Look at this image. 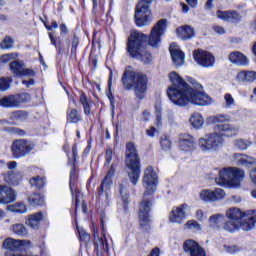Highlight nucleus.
<instances>
[{
    "mask_svg": "<svg viewBox=\"0 0 256 256\" xmlns=\"http://www.w3.org/2000/svg\"><path fill=\"white\" fill-rule=\"evenodd\" d=\"M168 77L171 85L167 89V95L174 105L178 107H185L189 103L199 107L211 105L213 100L207 93L191 88L177 72H170Z\"/></svg>",
    "mask_w": 256,
    "mask_h": 256,
    "instance_id": "f257e3e1",
    "label": "nucleus"
},
{
    "mask_svg": "<svg viewBox=\"0 0 256 256\" xmlns=\"http://www.w3.org/2000/svg\"><path fill=\"white\" fill-rule=\"evenodd\" d=\"M211 123H216L214 133L207 134L198 140V147L204 153L208 151H219L223 147L225 140L223 137H234L239 132V128L227 124L229 116L225 114H217L210 118Z\"/></svg>",
    "mask_w": 256,
    "mask_h": 256,
    "instance_id": "f03ea898",
    "label": "nucleus"
},
{
    "mask_svg": "<svg viewBox=\"0 0 256 256\" xmlns=\"http://www.w3.org/2000/svg\"><path fill=\"white\" fill-rule=\"evenodd\" d=\"M142 185L145 192L139 206V221L141 227L147 231L149 229V211L153 205V199L149 198V195H153L157 191V172L151 166L144 170Z\"/></svg>",
    "mask_w": 256,
    "mask_h": 256,
    "instance_id": "7ed1b4c3",
    "label": "nucleus"
},
{
    "mask_svg": "<svg viewBox=\"0 0 256 256\" xmlns=\"http://www.w3.org/2000/svg\"><path fill=\"white\" fill-rule=\"evenodd\" d=\"M226 217L229 219L224 223L225 231L235 233V231H251L255 229L256 223V210L243 212L239 208H230L226 211Z\"/></svg>",
    "mask_w": 256,
    "mask_h": 256,
    "instance_id": "20e7f679",
    "label": "nucleus"
},
{
    "mask_svg": "<svg viewBox=\"0 0 256 256\" xmlns=\"http://www.w3.org/2000/svg\"><path fill=\"white\" fill-rule=\"evenodd\" d=\"M146 47L147 36L145 34L138 31H134L130 34L126 47L130 57L138 59V61H141L144 65H149V63L153 61V56L145 49Z\"/></svg>",
    "mask_w": 256,
    "mask_h": 256,
    "instance_id": "39448f33",
    "label": "nucleus"
},
{
    "mask_svg": "<svg viewBox=\"0 0 256 256\" xmlns=\"http://www.w3.org/2000/svg\"><path fill=\"white\" fill-rule=\"evenodd\" d=\"M121 83L126 91L133 89L138 99H143L145 93H147V76L141 72H135L131 66L124 70Z\"/></svg>",
    "mask_w": 256,
    "mask_h": 256,
    "instance_id": "423d86ee",
    "label": "nucleus"
},
{
    "mask_svg": "<svg viewBox=\"0 0 256 256\" xmlns=\"http://www.w3.org/2000/svg\"><path fill=\"white\" fill-rule=\"evenodd\" d=\"M126 167L129 169L128 176L132 184L137 185L139 177H141V159L137 152V146L135 143H126Z\"/></svg>",
    "mask_w": 256,
    "mask_h": 256,
    "instance_id": "0eeeda50",
    "label": "nucleus"
},
{
    "mask_svg": "<svg viewBox=\"0 0 256 256\" xmlns=\"http://www.w3.org/2000/svg\"><path fill=\"white\" fill-rule=\"evenodd\" d=\"M245 177V172L239 168H223L215 178L221 187H239Z\"/></svg>",
    "mask_w": 256,
    "mask_h": 256,
    "instance_id": "6e6552de",
    "label": "nucleus"
},
{
    "mask_svg": "<svg viewBox=\"0 0 256 256\" xmlns=\"http://www.w3.org/2000/svg\"><path fill=\"white\" fill-rule=\"evenodd\" d=\"M10 149L14 159H21L27 157L35 149V144L29 140L18 139L12 142Z\"/></svg>",
    "mask_w": 256,
    "mask_h": 256,
    "instance_id": "1a4fd4ad",
    "label": "nucleus"
},
{
    "mask_svg": "<svg viewBox=\"0 0 256 256\" xmlns=\"http://www.w3.org/2000/svg\"><path fill=\"white\" fill-rule=\"evenodd\" d=\"M30 100L31 95H29V93L9 95L0 99V107H4L6 109H15L17 107H21L23 103H27V101Z\"/></svg>",
    "mask_w": 256,
    "mask_h": 256,
    "instance_id": "9d476101",
    "label": "nucleus"
},
{
    "mask_svg": "<svg viewBox=\"0 0 256 256\" xmlns=\"http://www.w3.org/2000/svg\"><path fill=\"white\" fill-rule=\"evenodd\" d=\"M149 4L138 2L135 8V23L137 27H145L151 23V9Z\"/></svg>",
    "mask_w": 256,
    "mask_h": 256,
    "instance_id": "9b49d317",
    "label": "nucleus"
},
{
    "mask_svg": "<svg viewBox=\"0 0 256 256\" xmlns=\"http://www.w3.org/2000/svg\"><path fill=\"white\" fill-rule=\"evenodd\" d=\"M100 221L102 225V236H99V230L97 228L93 229L94 247L97 253H99V251L101 253L102 251L109 253V242H107V228H105V220L103 218V215L101 216Z\"/></svg>",
    "mask_w": 256,
    "mask_h": 256,
    "instance_id": "f8f14e48",
    "label": "nucleus"
},
{
    "mask_svg": "<svg viewBox=\"0 0 256 256\" xmlns=\"http://www.w3.org/2000/svg\"><path fill=\"white\" fill-rule=\"evenodd\" d=\"M165 29H167V20L161 19L152 28L148 43L150 47L157 48L161 43V36L165 35Z\"/></svg>",
    "mask_w": 256,
    "mask_h": 256,
    "instance_id": "ddd939ff",
    "label": "nucleus"
},
{
    "mask_svg": "<svg viewBox=\"0 0 256 256\" xmlns=\"http://www.w3.org/2000/svg\"><path fill=\"white\" fill-rule=\"evenodd\" d=\"M193 57L200 67L209 68L215 65V56L207 51L201 49L194 50Z\"/></svg>",
    "mask_w": 256,
    "mask_h": 256,
    "instance_id": "4468645a",
    "label": "nucleus"
},
{
    "mask_svg": "<svg viewBox=\"0 0 256 256\" xmlns=\"http://www.w3.org/2000/svg\"><path fill=\"white\" fill-rule=\"evenodd\" d=\"M201 201H206L207 203H215V201H221L225 199V190L218 188L215 190L204 189L200 192Z\"/></svg>",
    "mask_w": 256,
    "mask_h": 256,
    "instance_id": "2eb2a0df",
    "label": "nucleus"
},
{
    "mask_svg": "<svg viewBox=\"0 0 256 256\" xmlns=\"http://www.w3.org/2000/svg\"><path fill=\"white\" fill-rule=\"evenodd\" d=\"M10 70L16 77H34L35 71L29 68H25L23 61H13L9 65Z\"/></svg>",
    "mask_w": 256,
    "mask_h": 256,
    "instance_id": "dca6fc26",
    "label": "nucleus"
},
{
    "mask_svg": "<svg viewBox=\"0 0 256 256\" xmlns=\"http://www.w3.org/2000/svg\"><path fill=\"white\" fill-rule=\"evenodd\" d=\"M115 175V167L111 166L108 170L104 180L102 181L98 190V195L101 196L103 193L106 195V201H109V193L111 192V185H113L112 177Z\"/></svg>",
    "mask_w": 256,
    "mask_h": 256,
    "instance_id": "f3484780",
    "label": "nucleus"
},
{
    "mask_svg": "<svg viewBox=\"0 0 256 256\" xmlns=\"http://www.w3.org/2000/svg\"><path fill=\"white\" fill-rule=\"evenodd\" d=\"M183 249L190 256H206L205 250L194 240H186L183 244Z\"/></svg>",
    "mask_w": 256,
    "mask_h": 256,
    "instance_id": "a211bd4d",
    "label": "nucleus"
},
{
    "mask_svg": "<svg viewBox=\"0 0 256 256\" xmlns=\"http://www.w3.org/2000/svg\"><path fill=\"white\" fill-rule=\"evenodd\" d=\"M189 207L187 204H182L176 208H173L169 214V221L171 223H183L185 219V210Z\"/></svg>",
    "mask_w": 256,
    "mask_h": 256,
    "instance_id": "6ab92c4d",
    "label": "nucleus"
},
{
    "mask_svg": "<svg viewBox=\"0 0 256 256\" xmlns=\"http://www.w3.org/2000/svg\"><path fill=\"white\" fill-rule=\"evenodd\" d=\"M17 197L15 190L9 186H0V203L7 205L13 203Z\"/></svg>",
    "mask_w": 256,
    "mask_h": 256,
    "instance_id": "aec40b11",
    "label": "nucleus"
},
{
    "mask_svg": "<svg viewBox=\"0 0 256 256\" xmlns=\"http://www.w3.org/2000/svg\"><path fill=\"white\" fill-rule=\"evenodd\" d=\"M218 19L222 21H227L228 23H239L241 21V14L235 10L221 11L217 12Z\"/></svg>",
    "mask_w": 256,
    "mask_h": 256,
    "instance_id": "412c9836",
    "label": "nucleus"
},
{
    "mask_svg": "<svg viewBox=\"0 0 256 256\" xmlns=\"http://www.w3.org/2000/svg\"><path fill=\"white\" fill-rule=\"evenodd\" d=\"M169 49L175 67H181L185 63V54L175 44H171Z\"/></svg>",
    "mask_w": 256,
    "mask_h": 256,
    "instance_id": "4be33fe9",
    "label": "nucleus"
},
{
    "mask_svg": "<svg viewBox=\"0 0 256 256\" xmlns=\"http://www.w3.org/2000/svg\"><path fill=\"white\" fill-rule=\"evenodd\" d=\"M196 147L195 138L189 134H183L179 138V148L181 151H194Z\"/></svg>",
    "mask_w": 256,
    "mask_h": 256,
    "instance_id": "5701e85b",
    "label": "nucleus"
},
{
    "mask_svg": "<svg viewBox=\"0 0 256 256\" xmlns=\"http://www.w3.org/2000/svg\"><path fill=\"white\" fill-rule=\"evenodd\" d=\"M228 59L230 63L238 65L239 67H246V65H249V58L239 51L231 52Z\"/></svg>",
    "mask_w": 256,
    "mask_h": 256,
    "instance_id": "b1692460",
    "label": "nucleus"
},
{
    "mask_svg": "<svg viewBox=\"0 0 256 256\" xmlns=\"http://www.w3.org/2000/svg\"><path fill=\"white\" fill-rule=\"evenodd\" d=\"M77 185V168L73 165L72 170L70 171V191L72 193V197L76 199V209L79 204V191L76 190Z\"/></svg>",
    "mask_w": 256,
    "mask_h": 256,
    "instance_id": "393cba45",
    "label": "nucleus"
},
{
    "mask_svg": "<svg viewBox=\"0 0 256 256\" xmlns=\"http://www.w3.org/2000/svg\"><path fill=\"white\" fill-rule=\"evenodd\" d=\"M41 221H43V213L37 212L32 215H28L25 219V224L30 227V229H39V225H41Z\"/></svg>",
    "mask_w": 256,
    "mask_h": 256,
    "instance_id": "a878e982",
    "label": "nucleus"
},
{
    "mask_svg": "<svg viewBox=\"0 0 256 256\" xmlns=\"http://www.w3.org/2000/svg\"><path fill=\"white\" fill-rule=\"evenodd\" d=\"M236 79L240 83H253V81H256V72L250 70L240 71Z\"/></svg>",
    "mask_w": 256,
    "mask_h": 256,
    "instance_id": "bb28decb",
    "label": "nucleus"
},
{
    "mask_svg": "<svg viewBox=\"0 0 256 256\" xmlns=\"http://www.w3.org/2000/svg\"><path fill=\"white\" fill-rule=\"evenodd\" d=\"M176 32L177 35H179V37L182 38L184 41H186L187 39H193V37H195V30H193V27L189 25L177 28Z\"/></svg>",
    "mask_w": 256,
    "mask_h": 256,
    "instance_id": "cd10ccee",
    "label": "nucleus"
},
{
    "mask_svg": "<svg viewBox=\"0 0 256 256\" xmlns=\"http://www.w3.org/2000/svg\"><path fill=\"white\" fill-rule=\"evenodd\" d=\"M10 231L17 235L18 237H27L29 235V230L25 227V224L16 223L10 225Z\"/></svg>",
    "mask_w": 256,
    "mask_h": 256,
    "instance_id": "c85d7f7f",
    "label": "nucleus"
},
{
    "mask_svg": "<svg viewBox=\"0 0 256 256\" xmlns=\"http://www.w3.org/2000/svg\"><path fill=\"white\" fill-rule=\"evenodd\" d=\"M237 165H256V159L243 154H234Z\"/></svg>",
    "mask_w": 256,
    "mask_h": 256,
    "instance_id": "c756f323",
    "label": "nucleus"
},
{
    "mask_svg": "<svg viewBox=\"0 0 256 256\" xmlns=\"http://www.w3.org/2000/svg\"><path fill=\"white\" fill-rule=\"evenodd\" d=\"M225 222V216L223 214H214L209 218V227L212 229H221V225Z\"/></svg>",
    "mask_w": 256,
    "mask_h": 256,
    "instance_id": "7c9ffc66",
    "label": "nucleus"
},
{
    "mask_svg": "<svg viewBox=\"0 0 256 256\" xmlns=\"http://www.w3.org/2000/svg\"><path fill=\"white\" fill-rule=\"evenodd\" d=\"M204 122L205 120L200 113H193L190 117V124L192 125V127H194V129H201Z\"/></svg>",
    "mask_w": 256,
    "mask_h": 256,
    "instance_id": "2f4dec72",
    "label": "nucleus"
},
{
    "mask_svg": "<svg viewBox=\"0 0 256 256\" xmlns=\"http://www.w3.org/2000/svg\"><path fill=\"white\" fill-rule=\"evenodd\" d=\"M28 202L32 207H39V205H43V203H45V199L41 194L34 193L28 197Z\"/></svg>",
    "mask_w": 256,
    "mask_h": 256,
    "instance_id": "473e14b6",
    "label": "nucleus"
},
{
    "mask_svg": "<svg viewBox=\"0 0 256 256\" xmlns=\"http://www.w3.org/2000/svg\"><path fill=\"white\" fill-rule=\"evenodd\" d=\"M81 121V114L77 109H70L67 111V123H79Z\"/></svg>",
    "mask_w": 256,
    "mask_h": 256,
    "instance_id": "72a5a7b5",
    "label": "nucleus"
},
{
    "mask_svg": "<svg viewBox=\"0 0 256 256\" xmlns=\"http://www.w3.org/2000/svg\"><path fill=\"white\" fill-rule=\"evenodd\" d=\"M79 101L84 109L85 115H91V106L89 105V99L87 98V95L85 93L80 94Z\"/></svg>",
    "mask_w": 256,
    "mask_h": 256,
    "instance_id": "f704fd0d",
    "label": "nucleus"
},
{
    "mask_svg": "<svg viewBox=\"0 0 256 256\" xmlns=\"http://www.w3.org/2000/svg\"><path fill=\"white\" fill-rule=\"evenodd\" d=\"M253 145V142L250 140H245V139H236L234 141V146L236 149H239L240 151H245V149H249Z\"/></svg>",
    "mask_w": 256,
    "mask_h": 256,
    "instance_id": "c9c22d12",
    "label": "nucleus"
},
{
    "mask_svg": "<svg viewBox=\"0 0 256 256\" xmlns=\"http://www.w3.org/2000/svg\"><path fill=\"white\" fill-rule=\"evenodd\" d=\"M29 182L31 187L36 189H43L45 187V180L40 176L32 177Z\"/></svg>",
    "mask_w": 256,
    "mask_h": 256,
    "instance_id": "e433bc0d",
    "label": "nucleus"
},
{
    "mask_svg": "<svg viewBox=\"0 0 256 256\" xmlns=\"http://www.w3.org/2000/svg\"><path fill=\"white\" fill-rule=\"evenodd\" d=\"M118 191L123 203L127 205V203H129V191L127 190V186L120 184Z\"/></svg>",
    "mask_w": 256,
    "mask_h": 256,
    "instance_id": "4c0bfd02",
    "label": "nucleus"
},
{
    "mask_svg": "<svg viewBox=\"0 0 256 256\" xmlns=\"http://www.w3.org/2000/svg\"><path fill=\"white\" fill-rule=\"evenodd\" d=\"M4 179L6 183H10V185H19V182L21 181V175L8 173L4 176Z\"/></svg>",
    "mask_w": 256,
    "mask_h": 256,
    "instance_id": "58836bf2",
    "label": "nucleus"
},
{
    "mask_svg": "<svg viewBox=\"0 0 256 256\" xmlns=\"http://www.w3.org/2000/svg\"><path fill=\"white\" fill-rule=\"evenodd\" d=\"M11 83H13V78L11 77L0 78V91H7L11 87Z\"/></svg>",
    "mask_w": 256,
    "mask_h": 256,
    "instance_id": "ea45409f",
    "label": "nucleus"
},
{
    "mask_svg": "<svg viewBox=\"0 0 256 256\" xmlns=\"http://www.w3.org/2000/svg\"><path fill=\"white\" fill-rule=\"evenodd\" d=\"M10 210L14 213H27V206L20 202L10 206Z\"/></svg>",
    "mask_w": 256,
    "mask_h": 256,
    "instance_id": "a19ab883",
    "label": "nucleus"
},
{
    "mask_svg": "<svg viewBox=\"0 0 256 256\" xmlns=\"http://www.w3.org/2000/svg\"><path fill=\"white\" fill-rule=\"evenodd\" d=\"M15 41L10 36H5L0 44L1 49H12Z\"/></svg>",
    "mask_w": 256,
    "mask_h": 256,
    "instance_id": "79ce46f5",
    "label": "nucleus"
},
{
    "mask_svg": "<svg viewBox=\"0 0 256 256\" xmlns=\"http://www.w3.org/2000/svg\"><path fill=\"white\" fill-rule=\"evenodd\" d=\"M79 237L81 243H84V245H87L89 241H91V235L87 233L83 228L78 229Z\"/></svg>",
    "mask_w": 256,
    "mask_h": 256,
    "instance_id": "37998d69",
    "label": "nucleus"
},
{
    "mask_svg": "<svg viewBox=\"0 0 256 256\" xmlns=\"http://www.w3.org/2000/svg\"><path fill=\"white\" fill-rule=\"evenodd\" d=\"M160 145L164 151H169L171 149V140L167 136H162L160 138Z\"/></svg>",
    "mask_w": 256,
    "mask_h": 256,
    "instance_id": "c03bdc74",
    "label": "nucleus"
},
{
    "mask_svg": "<svg viewBox=\"0 0 256 256\" xmlns=\"http://www.w3.org/2000/svg\"><path fill=\"white\" fill-rule=\"evenodd\" d=\"M225 107L227 109H231V107L235 106V98L230 93H226L224 95Z\"/></svg>",
    "mask_w": 256,
    "mask_h": 256,
    "instance_id": "a18cd8bd",
    "label": "nucleus"
},
{
    "mask_svg": "<svg viewBox=\"0 0 256 256\" xmlns=\"http://www.w3.org/2000/svg\"><path fill=\"white\" fill-rule=\"evenodd\" d=\"M185 229H192L194 231H201V224L195 220H189L185 224Z\"/></svg>",
    "mask_w": 256,
    "mask_h": 256,
    "instance_id": "49530a36",
    "label": "nucleus"
},
{
    "mask_svg": "<svg viewBox=\"0 0 256 256\" xmlns=\"http://www.w3.org/2000/svg\"><path fill=\"white\" fill-rule=\"evenodd\" d=\"M155 114H156V120L154 124L156 125V127H161V125H163L162 118H161V105L155 106Z\"/></svg>",
    "mask_w": 256,
    "mask_h": 256,
    "instance_id": "de8ad7c7",
    "label": "nucleus"
},
{
    "mask_svg": "<svg viewBox=\"0 0 256 256\" xmlns=\"http://www.w3.org/2000/svg\"><path fill=\"white\" fill-rule=\"evenodd\" d=\"M27 112L26 111H23V110H16L14 112H12L11 114V117L12 119H20V120H23V119H27Z\"/></svg>",
    "mask_w": 256,
    "mask_h": 256,
    "instance_id": "09e8293b",
    "label": "nucleus"
},
{
    "mask_svg": "<svg viewBox=\"0 0 256 256\" xmlns=\"http://www.w3.org/2000/svg\"><path fill=\"white\" fill-rule=\"evenodd\" d=\"M79 45V37H77V34L73 35L72 38V48H71V53L76 54L77 53V47Z\"/></svg>",
    "mask_w": 256,
    "mask_h": 256,
    "instance_id": "8fccbe9b",
    "label": "nucleus"
},
{
    "mask_svg": "<svg viewBox=\"0 0 256 256\" xmlns=\"http://www.w3.org/2000/svg\"><path fill=\"white\" fill-rule=\"evenodd\" d=\"M15 59V54H4L0 57L1 63H9V61Z\"/></svg>",
    "mask_w": 256,
    "mask_h": 256,
    "instance_id": "3c124183",
    "label": "nucleus"
},
{
    "mask_svg": "<svg viewBox=\"0 0 256 256\" xmlns=\"http://www.w3.org/2000/svg\"><path fill=\"white\" fill-rule=\"evenodd\" d=\"M113 158V150L111 148L106 150V163L105 165H109L111 163V159Z\"/></svg>",
    "mask_w": 256,
    "mask_h": 256,
    "instance_id": "603ef678",
    "label": "nucleus"
},
{
    "mask_svg": "<svg viewBox=\"0 0 256 256\" xmlns=\"http://www.w3.org/2000/svg\"><path fill=\"white\" fill-rule=\"evenodd\" d=\"M77 155H78L77 154V144H74L72 146V159H73L72 164L77 161Z\"/></svg>",
    "mask_w": 256,
    "mask_h": 256,
    "instance_id": "864d4df0",
    "label": "nucleus"
},
{
    "mask_svg": "<svg viewBox=\"0 0 256 256\" xmlns=\"http://www.w3.org/2000/svg\"><path fill=\"white\" fill-rule=\"evenodd\" d=\"M213 31H215V33H218V35H224L225 28L221 26H213Z\"/></svg>",
    "mask_w": 256,
    "mask_h": 256,
    "instance_id": "5fc2aeb1",
    "label": "nucleus"
},
{
    "mask_svg": "<svg viewBox=\"0 0 256 256\" xmlns=\"http://www.w3.org/2000/svg\"><path fill=\"white\" fill-rule=\"evenodd\" d=\"M57 27H59L57 21H52L50 25H46L48 31H53V29H57Z\"/></svg>",
    "mask_w": 256,
    "mask_h": 256,
    "instance_id": "6e6d98bb",
    "label": "nucleus"
},
{
    "mask_svg": "<svg viewBox=\"0 0 256 256\" xmlns=\"http://www.w3.org/2000/svg\"><path fill=\"white\" fill-rule=\"evenodd\" d=\"M226 251H227V253H231V254L237 253V251H239V247H237V246H227Z\"/></svg>",
    "mask_w": 256,
    "mask_h": 256,
    "instance_id": "4d7b16f0",
    "label": "nucleus"
},
{
    "mask_svg": "<svg viewBox=\"0 0 256 256\" xmlns=\"http://www.w3.org/2000/svg\"><path fill=\"white\" fill-rule=\"evenodd\" d=\"M92 1H93L94 9H97V5H100V7H103V5H105V0H92Z\"/></svg>",
    "mask_w": 256,
    "mask_h": 256,
    "instance_id": "13d9d810",
    "label": "nucleus"
},
{
    "mask_svg": "<svg viewBox=\"0 0 256 256\" xmlns=\"http://www.w3.org/2000/svg\"><path fill=\"white\" fill-rule=\"evenodd\" d=\"M203 217H205V214L203 213V210H197L196 211V218L199 221H203Z\"/></svg>",
    "mask_w": 256,
    "mask_h": 256,
    "instance_id": "bf43d9fd",
    "label": "nucleus"
},
{
    "mask_svg": "<svg viewBox=\"0 0 256 256\" xmlns=\"http://www.w3.org/2000/svg\"><path fill=\"white\" fill-rule=\"evenodd\" d=\"M22 83L26 87H31V85H35V80H33V79L23 80Z\"/></svg>",
    "mask_w": 256,
    "mask_h": 256,
    "instance_id": "052dcab7",
    "label": "nucleus"
},
{
    "mask_svg": "<svg viewBox=\"0 0 256 256\" xmlns=\"http://www.w3.org/2000/svg\"><path fill=\"white\" fill-rule=\"evenodd\" d=\"M250 178H251L252 183H254V185H256V168L250 172Z\"/></svg>",
    "mask_w": 256,
    "mask_h": 256,
    "instance_id": "680f3d73",
    "label": "nucleus"
},
{
    "mask_svg": "<svg viewBox=\"0 0 256 256\" xmlns=\"http://www.w3.org/2000/svg\"><path fill=\"white\" fill-rule=\"evenodd\" d=\"M149 119H151V112L145 110L143 112V121H149Z\"/></svg>",
    "mask_w": 256,
    "mask_h": 256,
    "instance_id": "e2e57ef3",
    "label": "nucleus"
},
{
    "mask_svg": "<svg viewBox=\"0 0 256 256\" xmlns=\"http://www.w3.org/2000/svg\"><path fill=\"white\" fill-rule=\"evenodd\" d=\"M7 167H8V169H16L17 162L16 161H10V162H8Z\"/></svg>",
    "mask_w": 256,
    "mask_h": 256,
    "instance_id": "0e129e2a",
    "label": "nucleus"
},
{
    "mask_svg": "<svg viewBox=\"0 0 256 256\" xmlns=\"http://www.w3.org/2000/svg\"><path fill=\"white\" fill-rule=\"evenodd\" d=\"M186 2H187L188 5H190L193 9H195V7H197V0H186Z\"/></svg>",
    "mask_w": 256,
    "mask_h": 256,
    "instance_id": "69168bd1",
    "label": "nucleus"
},
{
    "mask_svg": "<svg viewBox=\"0 0 256 256\" xmlns=\"http://www.w3.org/2000/svg\"><path fill=\"white\" fill-rule=\"evenodd\" d=\"M21 243V247H29L31 245V241L29 240H20Z\"/></svg>",
    "mask_w": 256,
    "mask_h": 256,
    "instance_id": "338daca9",
    "label": "nucleus"
},
{
    "mask_svg": "<svg viewBox=\"0 0 256 256\" xmlns=\"http://www.w3.org/2000/svg\"><path fill=\"white\" fill-rule=\"evenodd\" d=\"M148 256H159V248H154Z\"/></svg>",
    "mask_w": 256,
    "mask_h": 256,
    "instance_id": "774afa93",
    "label": "nucleus"
}]
</instances>
